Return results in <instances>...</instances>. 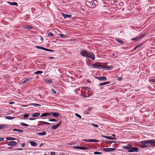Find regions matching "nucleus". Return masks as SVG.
<instances>
[{"label": "nucleus", "instance_id": "f257e3e1", "mask_svg": "<svg viewBox=\"0 0 155 155\" xmlns=\"http://www.w3.org/2000/svg\"><path fill=\"white\" fill-rule=\"evenodd\" d=\"M80 54L84 57L90 58L92 60H94L95 59L94 55L92 52L88 51L82 50L80 51Z\"/></svg>", "mask_w": 155, "mask_h": 155}, {"label": "nucleus", "instance_id": "f03ea898", "mask_svg": "<svg viewBox=\"0 0 155 155\" xmlns=\"http://www.w3.org/2000/svg\"><path fill=\"white\" fill-rule=\"evenodd\" d=\"M140 143L151 147L155 146V140L142 141Z\"/></svg>", "mask_w": 155, "mask_h": 155}, {"label": "nucleus", "instance_id": "7ed1b4c3", "mask_svg": "<svg viewBox=\"0 0 155 155\" xmlns=\"http://www.w3.org/2000/svg\"><path fill=\"white\" fill-rule=\"evenodd\" d=\"M127 150H129V151H128V152L129 153L138 152V149H137V147H134V148H132L131 149H128Z\"/></svg>", "mask_w": 155, "mask_h": 155}, {"label": "nucleus", "instance_id": "20e7f679", "mask_svg": "<svg viewBox=\"0 0 155 155\" xmlns=\"http://www.w3.org/2000/svg\"><path fill=\"white\" fill-rule=\"evenodd\" d=\"M116 149L114 148H103V150L104 152H111L114 151Z\"/></svg>", "mask_w": 155, "mask_h": 155}, {"label": "nucleus", "instance_id": "39448f33", "mask_svg": "<svg viewBox=\"0 0 155 155\" xmlns=\"http://www.w3.org/2000/svg\"><path fill=\"white\" fill-rule=\"evenodd\" d=\"M7 145L9 146H15L17 145V143L15 141H9L7 143Z\"/></svg>", "mask_w": 155, "mask_h": 155}, {"label": "nucleus", "instance_id": "423d86ee", "mask_svg": "<svg viewBox=\"0 0 155 155\" xmlns=\"http://www.w3.org/2000/svg\"><path fill=\"white\" fill-rule=\"evenodd\" d=\"M95 78L100 81L107 80V78L105 77H96Z\"/></svg>", "mask_w": 155, "mask_h": 155}, {"label": "nucleus", "instance_id": "0eeeda50", "mask_svg": "<svg viewBox=\"0 0 155 155\" xmlns=\"http://www.w3.org/2000/svg\"><path fill=\"white\" fill-rule=\"evenodd\" d=\"M73 148L76 149H80L82 150H86L88 149V148L86 147H80L78 146H74L73 147Z\"/></svg>", "mask_w": 155, "mask_h": 155}, {"label": "nucleus", "instance_id": "6e6552de", "mask_svg": "<svg viewBox=\"0 0 155 155\" xmlns=\"http://www.w3.org/2000/svg\"><path fill=\"white\" fill-rule=\"evenodd\" d=\"M101 137H102L106 138V139H107L108 140H116V138H113L112 137H111L110 136H105L104 135H101Z\"/></svg>", "mask_w": 155, "mask_h": 155}, {"label": "nucleus", "instance_id": "1a4fd4ad", "mask_svg": "<svg viewBox=\"0 0 155 155\" xmlns=\"http://www.w3.org/2000/svg\"><path fill=\"white\" fill-rule=\"evenodd\" d=\"M62 16L65 18H69L71 17V15H68L64 13H62Z\"/></svg>", "mask_w": 155, "mask_h": 155}, {"label": "nucleus", "instance_id": "9d476101", "mask_svg": "<svg viewBox=\"0 0 155 155\" xmlns=\"http://www.w3.org/2000/svg\"><path fill=\"white\" fill-rule=\"evenodd\" d=\"M61 124V122H60L57 125L53 126L51 127V129L52 130H55Z\"/></svg>", "mask_w": 155, "mask_h": 155}, {"label": "nucleus", "instance_id": "9b49d317", "mask_svg": "<svg viewBox=\"0 0 155 155\" xmlns=\"http://www.w3.org/2000/svg\"><path fill=\"white\" fill-rule=\"evenodd\" d=\"M92 67L95 68H98L99 69L101 68H102V66H100L96 64H92Z\"/></svg>", "mask_w": 155, "mask_h": 155}, {"label": "nucleus", "instance_id": "f8f14e48", "mask_svg": "<svg viewBox=\"0 0 155 155\" xmlns=\"http://www.w3.org/2000/svg\"><path fill=\"white\" fill-rule=\"evenodd\" d=\"M50 114H51V115H53V116L54 117H58L59 116V114L54 112H51V113H50Z\"/></svg>", "mask_w": 155, "mask_h": 155}, {"label": "nucleus", "instance_id": "ddd939ff", "mask_svg": "<svg viewBox=\"0 0 155 155\" xmlns=\"http://www.w3.org/2000/svg\"><path fill=\"white\" fill-rule=\"evenodd\" d=\"M141 143V147H142L143 148H146L147 147H149V148H151V146H149L148 145H147L145 144H143L142 143Z\"/></svg>", "mask_w": 155, "mask_h": 155}, {"label": "nucleus", "instance_id": "4468645a", "mask_svg": "<svg viewBox=\"0 0 155 155\" xmlns=\"http://www.w3.org/2000/svg\"><path fill=\"white\" fill-rule=\"evenodd\" d=\"M142 37V36L141 35L137 37L131 38V40L134 41V42H137L139 39L141 38Z\"/></svg>", "mask_w": 155, "mask_h": 155}, {"label": "nucleus", "instance_id": "2eb2a0df", "mask_svg": "<svg viewBox=\"0 0 155 155\" xmlns=\"http://www.w3.org/2000/svg\"><path fill=\"white\" fill-rule=\"evenodd\" d=\"M47 116H51V114H49V113H44L41 115V117H46Z\"/></svg>", "mask_w": 155, "mask_h": 155}, {"label": "nucleus", "instance_id": "dca6fc26", "mask_svg": "<svg viewBox=\"0 0 155 155\" xmlns=\"http://www.w3.org/2000/svg\"><path fill=\"white\" fill-rule=\"evenodd\" d=\"M33 106L35 107H40L41 105L36 103H31L29 104V106Z\"/></svg>", "mask_w": 155, "mask_h": 155}, {"label": "nucleus", "instance_id": "f3484780", "mask_svg": "<svg viewBox=\"0 0 155 155\" xmlns=\"http://www.w3.org/2000/svg\"><path fill=\"white\" fill-rule=\"evenodd\" d=\"M29 143L31 145L33 146V147H35L37 145V143L34 141H30L29 142Z\"/></svg>", "mask_w": 155, "mask_h": 155}, {"label": "nucleus", "instance_id": "a211bd4d", "mask_svg": "<svg viewBox=\"0 0 155 155\" xmlns=\"http://www.w3.org/2000/svg\"><path fill=\"white\" fill-rule=\"evenodd\" d=\"M104 69L106 70H111L113 69V66L110 65L109 66L106 67L104 68Z\"/></svg>", "mask_w": 155, "mask_h": 155}, {"label": "nucleus", "instance_id": "6ab92c4d", "mask_svg": "<svg viewBox=\"0 0 155 155\" xmlns=\"http://www.w3.org/2000/svg\"><path fill=\"white\" fill-rule=\"evenodd\" d=\"M46 135V133L45 132H43L42 133H36V135L40 136H44Z\"/></svg>", "mask_w": 155, "mask_h": 155}, {"label": "nucleus", "instance_id": "aec40b11", "mask_svg": "<svg viewBox=\"0 0 155 155\" xmlns=\"http://www.w3.org/2000/svg\"><path fill=\"white\" fill-rule=\"evenodd\" d=\"M115 41H117V42L120 44H123V43H124V42H123V41L119 39L118 38H115Z\"/></svg>", "mask_w": 155, "mask_h": 155}, {"label": "nucleus", "instance_id": "412c9836", "mask_svg": "<svg viewBox=\"0 0 155 155\" xmlns=\"http://www.w3.org/2000/svg\"><path fill=\"white\" fill-rule=\"evenodd\" d=\"M8 3L12 5H15L16 6H18V4L16 2H8Z\"/></svg>", "mask_w": 155, "mask_h": 155}, {"label": "nucleus", "instance_id": "4be33fe9", "mask_svg": "<svg viewBox=\"0 0 155 155\" xmlns=\"http://www.w3.org/2000/svg\"><path fill=\"white\" fill-rule=\"evenodd\" d=\"M134 147H132L131 146L129 145L127 146H124L122 148L125 149H129L132 148H134Z\"/></svg>", "mask_w": 155, "mask_h": 155}, {"label": "nucleus", "instance_id": "5701e85b", "mask_svg": "<svg viewBox=\"0 0 155 155\" xmlns=\"http://www.w3.org/2000/svg\"><path fill=\"white\" fill-rule=\"evenodd\" d=\"M24 28L26 29H31L33 28V27L29 25H25L24 26Z\"/></svg>", "mask_w": 155, "mask_h": 155}, {"label": "nucleus", "instance_id": "b1692460", "mask_svg": "<svg viewBox=\"0 0 155 155\" xmlns=\"http://www.w3.org/2000/svg\"><path fill=\"white\" fill-rule=\"evenodd\" d=\"M40 115V113H35L33 114H32V117H37L39 116Z\"/></svg>", "mask_w": 155, "mask_h": 155}, {"label": "nucleus", "instance_id": "393cba45", "mask_svg": "<svg viewBox=\"0 0 155 155\" xmlns=\"http://www.w3.org/2000/svg\"><path fill=\"white\" fill-rule=\"evenodd\" d=\"M16 139L15 138L13 137H8L6 138V140H15Z\"/></svg>", "mask_w": 155, "mask_h": 155}, {"label": "nucleus", "instance_id": "a878e982", "mask_svg": "<svg viewBox=\"0 0 155 155\" xmlns=\"http://www.w3.org/2000/svg\"><path fill=\"white\" fill-rule=\"evenodd\" d=\"M109 84V82H104V83H101L99 84V86H103V85H105L108 84Z\"/></svg>", "mask_w": 155, "mask_h": 155}, {"label": "nucleus", "instance_id": "bb28decb", "mask_svg": "<svg viewBox=\"0 0 155 155\" xmlns=\"http://www.w3.org/2000/svg\"><path fill=\"white\" fill-rule=\"evenodd\" d=\"M82 96L84 97L88 98L89 97V94H88L84 93L82 94Z\"/></svg>", "mask_w": 155, "mask_h": 155}, {"label": "nucleus", "instance_id": "cd10ccee", "mask_svg": "<svg viewBox=\"0 0 155 155\" xmlns=\"http://www.w3.org/2000/svg\"><path fill=\"white\" fill-rule=\"evenodd\" d=\"M42 71H35V72H34V74H42Z\"/></svg>", "mask_w": 155, "mask_h": 155}, {"label": "nucleus", "instance_id": "c85d7f7f", "mask_svg": "<svg viewBox=\"0 0 155 155\" xmlns=\"http://www.w3.org/2000/svg\"><path fill=\"white\" fill-rule=\"evenodd\" d=\"M6 125L5 124H2L0 125V129H4L6 127Z\"/></svg>", "mask_w": 155, "mask_h": 155}, {"label": "nucleus", "instance_id": "c756f323", "mask_svg": "<svg viewBox=\"0 0 155 155\" xmlns=\"http://www.w3.org/2000/svg\"><path fill=\"white\" fill-rule=\"evenodd\" d=\"M31 78H28L26 79H25V80H24L23 81V82H22V83H26L28 81L30 80H31Z\"/></svg>", "mask_w": 155, "mask_h": 155}, {"label": "nucleus", "instance_id": "7c9ffc66", "mask_svg": "<svg viewBox=\"0 0 155 155\" xmlns=\"http://www.w3.org/2000/svg\"><path fill=\"white\" fill-rule=\"evenodd\" d=\"M36 48L38 49H42V50H45V49H47V48H43V47H39L38 46H36Z\"/></svg>", "mask_w": 155, "mask_h": 155}, {"label": "nucleus", "instance_id": "2f4dec72", "mask_svg": "<svg viewBox=\"0 0 155 155\" xmlns=\"http://www.w3.org/2000/svg\"><path fill=\"white\" fill-rule=\"evenodd\" d=\"M40 123L42 124H46L47 125H49L50 124V123L48 122H46L43 121H40Z\"/></svg>", "mask_w": 155, "mask_h": 155}, {"label": "nucleus", "instance_id": "473e14b6", "mask_svg": "<svg viewBox=\"0 0 155 155\" xmlns=\"http://www.w3.org/2000/svg\"><path fill=\"white\" fill-rule=\"evenodd\" d=\"M13 131H18V132H23V131H22V130L20 129H13Z\"/></svg>", "mask_w": 155, "mask_h": 155}, {"label": "nucleus", "instance_id": "72a5a7b5", "mask_svg": "<svg viewBox=\"0 0 155 155\" xmlns=\"http://www.w3.org/2000/svg\"><path fill=\"white\" fill-rule=\"evenodd\" d=\"M45 81L47 83H52V80L51 79H46L45 80Z\"/></svg>", "mask_w": 155, "mask_h": 155}, {"label": "nucleus", "instance_id": "f704fd0d", "mask_svg": "<svg viewBox=\"0 0 155 155\" xmlns=\"http://www.w3.org/2000/svg\"><path fill=\"white\" fill-rule=\"evenodd\" d=\"M91 142L92 143L98 142V140L95 139H91Z\"/></svg>", "mask_w": 155, "mask_h": 155}, {"label": "nucleus", "instance_id": "c9c22d12", "mask_svg": "<svg viewBox=\"0 0 155 155\" xmlns=\"http://www.w3.org/2000/svg\"><path fill=\"white\" fill-rule=\"evenodd\" d=\"M58 36H59V37L61 38H63L64 37H66V35H65L62 34H58Z\"/></svg>", "mask_w": 155, "mask_h": 155}, {"label": "nucleus", "instance_id": "e433bc0d", "mask_svg": "<svg viewBox=\"0 0 155 155\" xmlns=\"http://www.w3.org/2000/svg\"><path fill=\"white\" fill-rule=\"evenodd\" d=\"M5 118L8 120H11L14 118V117H11L10 116H7L5 117Z\"/></svg>", "mask_w": 155, "mask_h": 155}, {"label": "nucleus", "instance_id": "4c0bfd02", "mask_svg": "<svg viewBox=\"0 0 155 155\" xmlns=\"http://www.w3.org/2000/svg\"><path fill=\"white\" fill-rule=\"evenodd\" d=\"M142 46V44H139L137 46H136V47H135L134 48V50H136L138 48H140Z\"/></svg>", "mask_w": 155, "mask_h": 155}, {"label": "nucleus", "instance_id": "58836bf2", "mask_svg": "<svg viewBox=\"0 0 155 155\" xmlns=\"http://www.w3.org/2000/svg\"><path fill=\"white\" fill-rule=\"evenodd\" d=\"M20 124H21V125L23 126H25V127H28L29 126V125H28V124H25L24 123H20Z\"/></svg>", "mask_w": 155, "mask_h": 155}, {"label": "nucleus", "instance_id": "ea45409f", "mask_svg": "<svg viewBox=\"0 0 155 155\" xmlns=\"http://www.w3.org/2000/svg\"><path fill=\"white\" fill-rule=\"evenodd\" d=\"M29 116V114H26L23 115V117L24 118H26L27 117H28Z\"/></svg>", "mask_w": 155, "mask_h": 155}, {"label": "nucleus", "instance_id": "a19ab883", "mask_svg": "<svg viewBox=\"0 0 155 155\" xmlns=\"http://www.w3.org/2000/svg\"><path fill=\"white\" fill-rule=\"evenodd\" d=\"M95 155H99L101 154L102 153L101 152H95L94 153Z\"/></svg>", "mask_w": 155, "mask_h": 155}, {"label": "nucleus", "instance_id": "79ce46f5", "mask_svg": "<svg viewBox=\"0 0 155 155\" xmlns=\"http://www.w3.org/2000/svg\"><path fill=\"white\" fill-rule=\"evenodd\" d=\"M44 50L45 51H49V52H53V50H52L49 49H44V50Z\"/></svg>", "mask_w": 155, "mask_h": 155}, {"label": "nucleus", "instance_id": "37998d69", "mask_svg": "<svg viewBox=\"0 0 155 155\" xmlns=\"http://www.w3.org/2000/svg\"><path fill=\"white\" fill-rule=\"evenodd\" d=\"M53 36V34L51 32H50L48 33V35H47V36L49 37H51Z\"/></svg>", "mask_w": 155, "mask_h": 155}, {"label": "nucleus", "instance_id": "c03bdc74", "mask_svg": "<svg viewBox=\"0 0 155 155\" xmlns=\"http://www.w3.org/2000/svg\"><path fill=\"white\" fill-rule=\"evenodd\" d=\"M75 115H76V117L79 118H81V116L78 114L75 113Z\"/></svg>", "mask_w": 155, "mask_h": 155}, {"label": "nucleus", "instance_id": "a18cd8bd", "mask_svg": "<svg viewBox=\"0 0 155 155\" xmlns=\"http://www.w3.org/2000/svg\"><path fill=\"white\" fill-rule=\"evenodd\" d=\"M84 89L86 90L88 92H89V91H90V88L88 87H84Z\"/></svg>", "mask_w": 155, "mask_h": 155}, {"label": "nucleus", "instance_id": "49530a36", "mask_svg": "<svg viewBox=\"0 0 155 155\" xmlns=\"http://www.w3.org/2000/svg\"><path fill=\"white\" fill-rule=\"evenodd\" d=\"M83 141L84 142H91V141H90V139L86 140V139H84Z\"/></svg>", "mask_w": 155, "mask_h": 155}, {"label": "nucleus", "instance_id": "de8ad7c7", "mask_svg": "<svg viewBox=\"0 0 155 155\" xmlns=\"http://www.w3.org/2000/svg\"><path fill=\"white\" fill-rule=\"evenodd\" d=\"M48 121L51 122H56V120L55 119H50L48 120Z\"/></svg>", "mask_w": 155, "mask_h": 155}, {"label": "nucleus", "instance_id": "09e8293b", "mask_svg": "<svg viewBox=\"0 0 155 155\" xmlns=\"http://www.w3.org/2000/svg\"><path fill=\"white\" fill-rule=\"evenodd\" d=\"M51 92L54 94H56V92L54 90V89H51Z\"/></svg>", "mask_w": 155, "mask_h": 155}, {"label": "nucleus", "instance_id": "8fccbe9b", "mask_svg": "<svg viewBox=\"0 0 155 155\" xmlns=\"http://www.w3.org/2000/svg\"><path fill=\"white\" fill-rule=\"evenodd\" d=\"M150 81L152 82H155V80L154 79H151L150 80Z\"/></svg>", "mask_w": 155, "mask_h": 155}, {"label": "nucleus", "instance_id": "3c124183", "mask_svg": "<svg viewBox=\"0 0 155 155\" xmlns=\"http://www.w3.org/2000/svg\"><path fill=\"white\" fill-rule=\"evenodd\" d=\"M92 126H93L94 127H98V125H97V124H93V125H92Z\"/></svg>", "mask_w": 155, "mask_h": 155}, {"label": "nucleus", "instance_id": "603ef678", "mask_svg": "<svg viewBox=\"0 0 155 155\" xmlns=\"http://www.w3.org/2000/svg\"><path fill=\"white\" fill-rule=\"evenodd\" d=\"M25 146V144L24 143H22V144H21V147H24Z\"/></svg>", "mask_w": 155, "mask_h": 155}, {"label": "nucleus", "instance_id": "864d4df0", "mask_svg": "<svg viewBox=\"0 0 155 155\" xmlns=\"http://www.w3.org/2000/svg\"><path fill=\"white\" fill-rule=\"evenodd\" d=\"M122 80V78L121 77H119L118 78V80L119 81H120Z\"/></svg>", "mask_w": 155, "mask_h": 155}, {"label": "nucleus", "instance_id": "5fc2aeb1", "mask_svg": "<svg viewBox=\"0 0 155 155\" xmlns=\"http://www.w3.org/2000/svg\"><path fill=\"white\" fill-rule=\"evenodd\" d=\"M30 120H35V119L34 118H30Z\"/></svg>", "mask_w": 155, "mask_h": 155}, {"label": "nucleus", "instance_id": "6e6d98bb", "mask_svg": "<svg viewBox=\"0 0 155 155\" xmlns=\"http://www.w3.org/2000/svg\"><path fill=\"white\" fill-rule=\"evenodd\" d=\"M50 155H54V152H53L50 153Z\"/></svg>", "mask_w": 155, "mask_h": 155}, {"label": "nucleus", "instance_id": "4d7b16f0", "mask_svg": "<svg viewBox=\"0 0 155 155\" xmlns=\"http://www.w3.org/2000/svg\"><path fill=\"white\" fill-rule=\"evenodd\" d=\"M4 140V139L3 137L0 138V141Z\"/></svg>", "mask_w": 155, "mask_h": 155}, {"label": "nucleus", "instance_id": "13d9d810", "mask_svg": "<svg viewBox=\"0 0 155 155\" xmlns=\"http://www.w3.org/2000/svg\"><path fill=\"white\" fill-rule=\"evenodd\" d=\"M16 150H22V148H18L16 149Z\"/></svg>", "mask_w": 155, "mask_h": 155}, {"label": "nucleus", "instance_id": "bf43d9fd", "mask_svg": "<svg viewBox=\"0 0 155 155\" xmlns=\"http://www.w3.org/2000/svg\"><path fill=\"white\" fill-rule=\"evenodd\" d=\"M115 53H116V52H114L113 54H112V56H115Z\"/></svg>", "mask_w": 155, "mask_h": 155}, {"label": "nucleus", "instance_id": "052dcab7", "mask_svg": "<svg viewBox=\"0 0 155 155\" xmlns=\"http://www.w3.org/2000/svg\"><path fill=\"white\" fill-rule=\"evenodd\" d=\"M54 58L53 57H51L48 58V59H54Z\"/></svg>", "mask_w": 155, "mask_h": 155}, {"label": "nucleus", "instance_id": "680f3d73", "mask_svg": "<svg viewBox=\"0 0 155 155\" xmlns=\"http://www.w3.org/2000/svg\"><path fill=\"white\" fill-rule=\"evenodd\" d=\"M95 4L94 3H92V6H95Z\"/></svg>", "mask_w": 155, "mask_h": 155}, {"label": "nucleus", "instance_id": "e2e57ef3", "mask_svg": "<svg viewBox=\"0 0 155 155\" xmlns=\"http://www.w3.org/2000/svg\"><path fill=\"white\" fill-rule=\"evenodd\" d=\"M8 149H12V147H8Z\"/></svg>", "mask_w": 155, "mask_h": 155}, {"label": "nucleus", "instance_id": "0e129e2a", "mask_svg": "<svg viewBox=\"0 0 155 155\" xmlns=\"http://www.w3.org/2000/svg\"><path fill=\"white\" fill-rule=\"evenodd\" d=\"M43 145V144L42 143L41 144V145H39V147H41L42 145Z\"/></svg>", "mask_w": 155, "mask_h": 155}, {"label": "nucleus", "instance_id": "69168bd1", "mask_svg": "<svg viewBox=\"0 0 155 155\" xmlns=\"http://www.w3.org/2000/svg\"><path fill=\"white\" fill-rule=\"evenodd\" d=\"M41 40L42 41L43 40V38H42V37H41Z\"/></svg>", "mask_w": 155, "mask_h": 155}, {"label": "nucleus", "instance_id": "338daca9", "mask_svg": "<svg viewBox=\"0 0 155 155\" xmlns=\"http://www.w3.org/2000/svg\"><path fill=\"white\" fill-rule=\"evenodd\" d=\"M112 136L113 137H115V135L114 134L112 135Z\"/></svg>", "mask_w": 155, "mask_h": 155}, {"label": "nucleus", "instance_id": "774afa93", "mask_svg": "<svg viewBox=\"0 0 155 155\" xmlns=\"http://www.w3.org/2000/svg\"><path fill=\"white\" fill-rule=\"evenodd\" d=\"M44 155H47L46 154H44Z\"/></svg>", "mask_w": 155, "mask_h": 155}]
</instances>
